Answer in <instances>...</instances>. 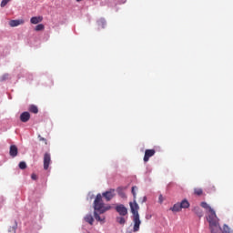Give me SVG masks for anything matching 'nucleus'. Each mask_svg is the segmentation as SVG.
<instances>
[{
	"label": "nucleus",
	"mask_w": 233,
	"mask_h": 233,
	"mask_svg": "<svg viewBox=\"0 0 233 233\" xmlns=\"http://www.w3.org/2000/svg\"><path fill=\"white\" fill-rule=\"evenodd\" d=\"M218 230H221L222 233H233L232 229L227 224H224L223 228H218Z\"/></svg>",
	"instance_id": "nucleus-14"
},
{
	"label": "nucleus",
	"mask_w": 233,
	"mask_h": 233,
	"mask_svg": "<svg viewBox=\"0 0 233 233\" xmlns=\"http://www.w3.org/2000/svg\"><path fill=\"white\" fill-rule=\"evenodd\" d=\"M8 3H10V0H2L0 5L2 8H5V6L8 5Z\"/></svg>",
	"instance_id": "nucleus-24"
},
{
	"label": "nucleus",
	"mask_w": 233,
	"mask_h": 233,
	"mask_svg": "<svg viewBox=\"0 0 233 233\" xmlns=\"http://www.w3.org/2000/svg\"><path fill=\"white\" fill-rule=\"evenodd\" d=\"M142 203H147V197L143 198Z\"/></svg>",
	"instance_id": "nucleus-31"
},
{
	"label": "nucleus",
	"mask_w": 233,
	"mask_h": 233,
	"mask_svg": "<svg viewBox=\"0 0 233 233\" xmlns=\"http://www.w3.org/2000/svg\"><path fill=\"white\" fill-rule=\"evenodd\" d=\"M20 121L22 123H28L30 121V113L28 112H24L20 115Z\"/></svg>",
	"instance_id": "nucleus-9"
},
{
	"label": "nucleus",
	"mask_w": 233,
	"mask_h": 233,
	"mask_svg": "<svg viewBox=\"0 0 233 233\" xmlns=\"http://www.w3.org/2000/svg\"><path fill=\"white\" fill-rule=\"evenodd\" d=\"M200 207H202V208H205L206 210H208L209 214L211 212H214L212 208L210 206H208L207 202H201Z\"/></svg>",
	"instance_id": "nucleus-16"
},
{
	"label": "nucleus",
	"mask_w": 233,
	"mask_h": 233,
	"mask_svg": "<svg viewBox=\"0 0 233 233\" xmlns=\"http://www.w3.org/2000/svg\"><path fill=\"white\" fill-rule=\"evenodd\" d=\"M19 168L21 170H25V168H26V162H20L19 163Z\"/></svg>",
	"instance_id": "nucleus-27"
},
{
	"label": "nucleus",
	"mask_w": 233,
	"mask_h": 233,
	"mask_svg": "<svg viewBox=\"0 0 233 233\" xmlns=\"http://www.w3.org/2000/svg\"><path fill=\"white\" fill-rule=\"evenodd\" d=\"M133 232H139V227L141 226V219H139V215L133 216Z\"/></svg>",
	"instance_id": "nucleus-6"
},
{
	"label": "nucleus",
	"mask_w": 233,
	"mask_h": 233,
	"mask_svg": "<svg viewBox=\"0 0 233 233\" xmlns=\"http://www.w3.org/2000/svg\"><path fill=\"white\" fill-rule=\"evenodd\" d=\"M19 25H25V20H11L9 22V25L14 28L15 26H19Z\"/></svg>",
	"instance_id": "nucleus-11"
},
{
	"label": "nucleus",
	"mask_w": 233,
	"mask_h": 233,
	"mask_svg": "<svg viewBox=\"0 0 233 233\" xmlns=\"http://www.w3.org/2000/svg\"><path fill=\"white\" fill-rule=\"evenodd\" d=\"M156 155V149H147L144 156V163H148L150 157Z\"/></svg>",
	"instance_id": "nucleus-7"
},
{
	"label": "nucleus",
	"mask_w": 233,
	"mask_h": 233,
	"mask_svg": "<svg viewBox=\"0 0 233 233\" xmlns=\"http://www.w3.org/2000/svg\"><path fill=\"white\" fill-rule=\"evenodd\" d=\"M159 203H163V195H160L158 198Z\"/></svg>",
	"instance_id": "nucleus-30"
},
{
	"label": "nucleus",
	"mask_w": 233,
	"mask_h": 233,
	"mask_svg": "<svg viewBox=\"0 0 233 233\" xmlns=\"http://www.w3.org/2000/svg\"><path fill=\"white\" fill-rule=\"evenodd\" d=\"M43 21V16H33L30 19L32 25H39Z\"/></svg>",
	"instance_id": "nucleus-12"
},
{
	"label": "nucleus",
	"mask_w": 233,
	"mask_h": 233,
	"mask_svg": "<svg viewBox=\"0 0 233 233\" xmlns=\"http://www.w3.org/2000/svg\"><path fill=\"white\" fill-rule=\"evenodd\" d=\"M8 79V74H5L2 76H0V83H3V81H6Z\"/></svg>",
	"instance_id": "nucleus-25"
},
{
	"label": "nucleus",
	"mask_w": 233,
	"mask_h": 233,
	"mask_svg": "<svg viewBox=\"0 0 233 233\" xmlns=\"http://www.w3.org/2000/svg\"><path fill=\"white\" fill-rule=\"evenodd\" d=\"M31 179H33L34 181H35V180H37V175H35V174H32L31 175Z\"/></svg>",
	"instance_id": "nucleus-29"
},
{
	"label": "nucleus",
	"mask_w": 233,
	"mask_h": 233,
	"mask_svg": "<svg viewBox=\"0 0 233 233\" xmlns=\"http://www.w3.org/2000/svg\"><path fill=\"white\" fill-rule=\"evenodd\" d=\"M94 208L95 219L100 223H105V218H101L99 214H105V212L110 210L112 207L105 206V203L103 202V196H101V194H97L94 201ZM97 212H99V214H97Z\"/></svg>",
	"instance_id": "nucleus-1"
},
{
	"label": "nucleus",
	"mask_w": 233,
	"mask_h": 233,
	"mask_svg": "<svg viewBox=\"0 0 233 233\" xmlns=\"http://www.w3.org/2000/svg\"><path fill=\"white\" fill-rule=\"evenodd\" d=\"M29 112H31L32 114H37L39 112V108H37V106L35 105H31L29 106L28 108Z\"/></svg>",
	"instance_id": "nucleus-17"
},
{
	"label": "nucleus",
	"mask_w": 233,
	"mask_h": 233,
	"mask_svg": "<svg viewBox=\"0 0 233 233\" xmlns=\"http://www.w3.org/2000/svg\"><path fill=\"white\" fill-rule=\"evenodd\" d=\"M99 24L102 25V28H105V25H106V22L105 20H100Z\"/></svg>",
	"instance_id": "nucleus-28"
},
{
	"label": "nucleus",
	"mask_w": 233,
	"mask_h": 233,
	"mask_svg": "<svg viewBox=\"0 0 233 233\" xmlns=\"http://www.w3.org/2000/svg\"><path fill=\"white\" fill-rule=\"evenodd\" d=\"M103 198H105L106 201H111L116 198V189L111 188L104 193H102Z\"/></svg>",
	"instance_id": "nucleus-4"
},
{
	"label": "nucleus",
	"mask_w": 233,
	"mask_h": 233,
	"mask_svg": "<svg viewBox=\"0 0 233 233\" xmlns=\"http://www.w3.org/2000/svg\"><path fill=\"white\" fill-rule=\"evenodd\" d=\"M116 210L117 213H119V216H127V214H128V209H127L123 204L116 206Z\"/></svg>",
	"instance_id": "nucleus-8"
},
{
	"label": "nucleus",
	"mask_w": 233,
	"mask_h": 233,
	"mask_svg": "<svg viewBox=\"0 0 233 233\" xmlns=\"http://www.w3.org/2000/svg\"><path fill=\"white\" fill-rule=\"evenodd\" d=\"M77 1V3H79L80 1H83V0H76Z\"/></svg>",
	"instance_id": "nucleus-32"
},
{
	"label": "nucleus",
	"mask_w": 233,
	"mask_h": 233,
	"mask_svg": "<svg viewBox=\"0 0 233 233\" xmlns=\"http://www.w3.org/2000/svg\"><path fill=\"white\" fill-rule=\"evenodd\" d=\"M208 222L209 223V228L211 233H218V230L221 228L219 226V218H218V215H216V211H212L207 218Z\"/></svg>",
	"instance_id": "nucleus-2"
},
{
	"label": "nucleus",
	"mask_w": 233,
	"mask_h": 233,
	"mask_svg": "<svg viewBox=\"0 0 233 233\" xmlns=\"http://www.w3.org/2000/svg\"><path fill=\"white\" fill-rule=\"evenodd\" d=\"M116 192L120 198H127V195L125 194V191H123V187H117Z\"/></svg>",
	"instance_id": "nucleus-20"
},
{
	"label": "nucleus",
	"mask_w": 233,
	"mask_h": 233,
	"mask_svg": "<svg viewBox=\"0 0 233 233\" xmlns=\"http://www.w3.org/2000/svg\"><path fill=\"white\" fill-rule=\"evenodd\" d=\"M38 139H39V141H43L45 143V145H48V140H46V138L41 137V135H38Z\"/></svg>",
	"instance_id": "nucleus-26"
},
{
	"label": "nucleus",
	"mask_w": 233,
	"mask_h": 233,
	"mask_svg": "<svg viewBox=\"0 0 233 233\" xmlns=\"http://www.w3.org/2000/svg\"><path fill=\"white\" fill-rule=\"evenodd\" d=\"M9 154H10L11 157H17V154H18L17 146L12 145V146L10 147Z\"/></svg>",
	"instance_id": "nucleus-10"
},
{
	"label": "nucleus",
	"mask_w": 233,
	"mask_h": 233,
	"mask_svg": "<svg viewBox=\"0 0 233 233\" xmlns=\"http://www.w3.org/2000/svg\"><path fill=\"white\" fill-rule=\"evenodd\" d=\"M84 219L86 223H89V225H94V217L92 215H86Z\"/></svg>",
	"instance_id": "nucleus-13"
},
{
	"label": "nucleus",
	"mask_w": 233,
	"mask_h": 233,
	"mask_svg": "<svg viewBox=\"0 0 233 233\" xmlns=\"http://www.w3.org/2000/svg\"><path fill=\"white\" fill-rule=\"evenodd\" d=\"M136 190H137V186L132 187L131 192L134 199L133 202L129 203V207L133 216H139V205H137V201L136 200L137 199V194L136 193Z\"/></svg>",
	"instance_id": "nucleus-3"
},
{
	"label": "nucleus",
	"mask_w": 233,
	"mask_h": 233,
	"mask_svg": "<svg viewBox=\"0 0 233 233\" xmlns=\"http://www.w3.org/2000/svg\"><path fill=\"white\" fill-rule=\"evenodd\" d=\"M194 195L195 196H203V189L199 187H196L194 189Z\"/></svg>",
	"instance_id": "nucleus-21"
},
{
	"label": "nucleus",
	"mask_w": 233,
	"mask_h": 233,
	"mask_svg": "<svg viewBox=\"0 0 233 233\" xmlns=\"http://www.w3.org/2000/svg\"><path fill=\"white\" fill-rule=\"evenodd\" d=\"M181 208H188L190 207V203L187 199H183L180 203Z\"/></svg>",
	"instance_id": "nucleus-19"
},
{
	"label": "nucleus",
	"mask_w": 233,
	"mask_h": 233,
	"mask_svg": "<svg viewBox=\"0 0 233 233\" xmlns=\"http://www.w3.org/2000/svg\"><path fill=\"white\" fill-rule=\"evenodd\" d=\"M50 163H52V157L50 153L44 154V170H48L50 167Z\"/></svg>",
	"instance_id": "nucleus-5"
},
{
	"label": "nucleus",
	"mask_w": 233,
	"mask_h": 233,
	"mask_svg": "<svg viewBox=\"0 0 233 233\" xmlns=\"http://www.w3.org/2000/svg\"><path fill=\"white\" fill-rule=\"evenodd\" d=\"M193 211L195 212V214H197V216H198V218H203V211L201 210V208H199V207H195L193 208Z\"/></svg>",
	"instance_id": "nucleus-18"
},
{
	"label": "nucleus",
	"mask_w": 233,
	"mask_h": 233,
	"mask_svg": "<svg viewBox=\"0 0 233 233\" xmlns=\"http://www.w3.org/2000/svg\"><path fill=\"white\" fill-rule=\"evenodd\" d=\"M35 32H41L43 30H45V25L43 24H39L35 26Z\"/></svg>",
	"instance_id": "nucleus-22"
},
{
	"label": "nucleus",
	"mask_w": 233,
	"mask_h": 233,
	"mask_svg": "<svg viewBox=\"0 0 233 233\" xmlns=\"http://www.w3.org/2000/svg\"><path fill=\"white\" fill-rule=\"evenodd\" d=\"M181 209H182L181 204L179 203H177L172 208H170V210L172 212H181Z\"/></svg>",
	"instance_id": "nucleus-15"
},
{
	"label": "nucleus",
	"mask_w": 233,
	"mask_h": 233,
	"mask_svg": "<svg viewBox=\"0 0 233 233\" xmlns=\"http://www.w3.org/2000/svg\"><path fill=\"white\" fill-rule=\"evenodd\" d=\"M116 221L119 223V225H125V223H127V220H125V218L123 217L116 218Z\"/></svg>",
	"instance_id": "nucleus-23"
}]
</instances>
